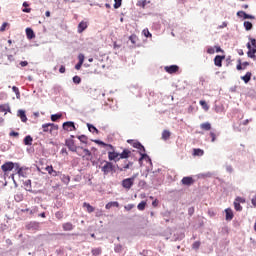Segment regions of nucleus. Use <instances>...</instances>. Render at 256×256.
Returning <instances> with one entry per match:
<instances>
[{
	"label": "nucleus",
	"mask_w": 256,
	"mask_h": 256,
	"mask_svg": "<svg viewBox=\"0 0 256 256\" xmlns=\"http://www.w3.org/2000/svg\"><path fill=\"white\" fill-rule=\"evenodd\" d=\"M99 169H101L104 176L109 175L111 173H117V166L113 164L111 161L102 160L99 165Z\"/></svg>",
	"instance_id": "obj_1"
},
{
	"label": "nucleus",
	"mask_w": 256,
	"mask_h": 256,
	"mask_svg": "<svg viewBox=\"0 0 256 256\" xmlns=\"http://www.w3.org/2000/svg\"><path fill=\"white\" fill-rule=\"evenodd\" d=\"M18 167L19 163L8 161L1 166V170L3 171V173H9V171H13V169L16 170Z\"/></svg>",
	"instance_id": "obj_2"
},
{
	"label": "nucleus",
	"mask_w": 256,
	"mask_h": 256,
	"mask_svg": "<svg viewBox=\"0 0 256 256\" xmlns=\"http://www.w3.org/2000/svg\"><path fill=\"white\" fill-rule=\"evenodd\" d=\"M136 178L137 174H134L132 177L124 179L122 181V187H124V189H131L135 183Z\"/></svg>",
	"instance_id": "obj_3"
},
{
	"label": "nucleus",
	"mask_w": 256,
	"mask_h": 256,
	"mask_svg": "<svg viewBox=\"0 0 256 256\" xmlns=\"http://www.w3.org/2000/svg\"><path fill=\"white\" fill-rule=\"evenodd\" d=\"M40 227H41V224L37 221H31L26 224V229L28 231H39Z\"/></svg>",
	"instance_id": "obj_4"
},
{
	"label": "nucleus",
	"mask_w": 256,
	"mask_h": 256,
	"mask_svg": "<svg viewBox=\"0 0 256 256\" xmlns=\"http://www.w3.org/2000/svg\"><path fill=\"white\" fill-rule=\"evenodd\" d=\"M62 128L64 131H77V127H75V122L66 121L62 124Z\"/></svg>",
	"instance_id": "obj_5"
},
{
	"label": "nucleus",
	"mask_w": 256,
	"mask_h": 256,
	"mask_svg": "<svg viewBox=\"0 0 256 256\" xmlns=\"http://www.w3.org/2000/svg\"><path fill=\"white\" fill-rule=\"evenodd\" d=\"M65 145L66 147H68L69 151H72V153H77V146L75 145V140L66 139Z\"/></svg>",
	"instance_id": "obj_6"
},
{
	"label": "nucleus",
	"mask_w": 256,
	"mask_h": 256,
	"mask_svg": "<svg viewBox=\"0 0 256 256\" xmlns=\"http://www.w3.org/2000/svg\"><path fill=\"white\" fill-rule=\"evenodd\" d=\"M108 159L109 161H115V163H117V161H120L121 159L120 153L115 152V150H112L108 152Z\"/></svg>",
	"instance_id": "obj_7"
},
{
	"label": "nucleus",
	"mask_w": 256,
	"mask_h": 256,
	"mask_svg": "<svg viewBox=\"0 0 256 256\" xmlns=\"http://www.w3.org/2000/svg\"><path fill=\"white\" fill-rule=\"evenodd\" d=\"M182 185H186L187 187H191L195 183V180L191 176L183 177L181 180Z\"/></svg>",
	"instance_id": "obj_8"
},
{
	"label": "nucleus",
	"mask_w": 256,
	"mask_h": 256,
	"mask_svg": "<svg viewBox=\"0 0 256 256\" xmlns=\"http://www.w3.org/2000/svg\"><path fill=\"white\" fill-rule=\"evenodd\" d=\"M164 69H165L166 73H169L170 75H173V73H177V71H179V66L170 65V66H165Z\"/></svg>",
	"instance_id": "obj_9"
},
{
	"label": "nucleus",
	"mask_w": 256,
	"mask_h": 256,
	"mask_svg": "<svg viewBox=\"0 0 256 256\" xmlns=\"http://www.w3.org/2000/svg\"><path fill=\"white\" fill-rule=\"evenodd\" d=\"M223 59H225V56L216 55L214 58V65H216V67H223Z\"/></svg>",
	"instance_id": "obj_10"
},
{
	"label": "nucleus",
	"mask_w": 256,
	"mask_h": 256,
	"mask_svg": "<svg viewBox=\"0 0 256 256\" xmlns=\"http://www.w3.org/2000/svg\"><path fill=\"white\" fill-rule=\"evenodd\" d=\"M236 15H237V17H241V15H243V19H255V16H253L251 14H247L243 10L238 11Z\"/></svg>",
	"instance_id": "obj_11"
},
{
	"label": "nucleus",
	"mask_w": 256,
	"mask_h": 256,
	"mask_svg": "<svg viewBox=\"0 0 256 256\" xmlns=\"http://www.w3.org/2000/svg\"><path fill=\"white\" fill-rule=\"evenodd\" d=\"M17 117H20L22 123H27V114H25V110H18Z\"/></svg>",
	"instance_id": "obj_12"
},
{
	"label": "nucleus",
	"mask_w": 256,
	"mask_h": 256,
	"mask_svg": "<svg viewBox=\"0 0 256 256\" xmlns=\"http://www.w3.org/2000/svg\"><path fill=\"white\" fill-rule=\"evenodd\" d=\"M0 113H5V115H7V113H11V107L9 104L0 105Z\"/></svg>",
	"instance_id": "obj_13"
},
{
	"label": "nucleus",
	"mask_w": 256,
	"mask_h": 256,
	"mask_svg": "<svg viewBox=\"0 0 256 256\" xmlns=\"http://www.w3.org/2000/svg\"><path fill=\"white\" fill-rule=\"evenodd\" d=\"M133 165V162H128L127 164H125L124 166H119L116 165V169L120 172L125 171L126 169H131V166Z\"/></svg>",
	"instance_id": "obj_14"
},
{
	"label": "nucleus",
	"mask_w": 256,
	"mask_h": 256,
	"mask_svg": "<svg viewBox=\"0 0 256 256\" xmlns=\"http://www.w3.org/2000/svg\"><path fill=\"white\" fill-rule=\"evenodd\" d=\"M132 147L138 149L139 151H142V153H145V146H143V144H141V142L139 141L133 142Z\"/></svg>",
	"instance_id": "obj_15"
},
{
	"label": "nucleus",
	"mask_w": 256,
	"mask_h": 256,
	"mask_svg": "<svg viewBox=\"0 0 256 256\" xmlns=\"http://www.w3.org/2000/svg\"><path fill=\"white\" fill-rule=\"evenodd\" d=\"M94 143H96L97 145H102V147H109V149H111V151H114L115 150V147H113V145L111 144H107L101 140H93Z\"/></svg>",
	"instance_id": "obj_16"
},
{
	"label": "nucleus",
	"mask_w": 256,
	"mask_h": 256,
	"mask_svg": "<svg viewBox=\"0 0 256 256\" xmlns=\"http://www.w3.org/2000/svg\"><path fill=\"white\" fill-rule=\"evenodd\" d=\"M225 213H226V221H232L233 220V210H231V208H227L225 209Z\"/></svg>",
	"instance_id": "obj_17"
},
{
	"label": "nucleus",
	"mask_w": 256,
	"mask_h": 256,
	"mask_svg": "<svg viewBox=\"0 0 256 256\" xmlns=\"http://www.w3.org/2000/svg\"><path fill=\"white\" fill-rule=\"evenodd\" d=\"M15 171L19 177H27V173H25V170H23V167H21L19 164Z\"/></svg>",
	"instance_id": "obj_18"
},
{
	"label": "nucleus",
	"mask_w": 256,
	"mask_h": 256,
	"mask_svg": "<svg viewBox=\"0 0 256 256\" xmlns=\"http://www.w3.org/2000/svg\"><path fill=\"white\" fill-rule=\"evenodd\" d=\"M60 179H61L62 183H64L65 185H69V183L71 181V177H69V175H65V174H61V173H60Z\"/></svg>",
	"instance_id": "obj_19"
},
{
	"label": "nucleus",
	"mask_w": 256,
	"mask_h": 256,
	"mask_svg": "<svg viewBox=\"0 0 256 256\" xmlns=\"http://www.w3.org/2000/svg\"><path fill=\"white\" fill-rule=\"evenodd\" d=\"M131 155V151L128 149H124L122 153H120V159H129Z\"/></svg>",
	"instance_id": "obj_20"
},
{
	"label": "nucleus",
	"mask_w": 256,
	"mask_h": 256,
	"mask_svg": "<svg viewBox=\"0 0 256 256\" xmlns=\"http://www.w3.org/2000/svg\"><path fill=\"white\" fill-rule=\"evenodd\" d=\"M247 56L250 59H253V61H256V48H252L251 50H248Z\"/></svg>",
	"instance_id": "obj_21"
},
{
	"label": "nucleus",
	"mask_w": 256,
	"mask_h": 256,
	"mask_svg": "<svg viewBox=\"0 0 256 256\" xmlns=\"http://www.w3.org/2000/svg\"><path fill=\"white\" fill-rule=\"evenodd\" d=\"M27 39H35V32L31 28H26Z\"/></svg>",
	"instance_id": "obj_22"
},
{
	"label": "nucleus",
	"mask_w": 256,
	"mask_h": 256,
	"mask_svg": "<svg viewBox=\"0 0 256 256\" xmlns=\"http://www.w3.org/2000/svg\"><path fill=\"white\" fill-rule=\"evenodd\" d=\"M85 29H87V22H80L78 24V33H83V31H85Z\"/></svg>",
	"instance_id": "obj_23"
},
{
	"label": "nucleus",
	"mask_w": 256,
	"mask_h": 256,
	"mask_svg": "<svg viewBox=\"0 0 256 256\" xmlns=\"http://www.w3.org/2000/svg\"><path fill=\"white\" fill-rule=\"evenodd\" d=\"M252 75L253 74L251 72H247L244 76H241V79L244 81V83H249V81H251Z\"/></svg>",
	"instance_id": "obj_24"
},
{
	"label": "nucleus",
	"mask_w": 256,
	"mask_h": 256,
	"mask_svg": "<svg viewBox=\"0 0 256 256\" xmlns=\"http://www.w3.org/2000/svg\"><path fill=\"white\" fill-rule=\"evenodd\" d=\"M87 127H88V131H90V133H96V135L99 134V130L93 124L88 123Z\"/></svg>",
	"instance_id": "obj_25"
},
{
	"label": "nucleus",
	"mask_w": 256,
	"mask_h": 256,
	"mask_svg": "<svg viewBox=\"0 0 256 256\" xmlns=\"http://www.w3.org/2000/svg\"><path fill=\"white\" fill-rule=\"evenodd\" d=\"M170 137H171V132L169 130H164L162 132V139H163V141L169 140Z\"/></svg>",
	"instance_id": "obj_26"
},
{
	"label": "nucleus",
	"mask_w": 256,
	"mask_h": 256,
	"mask_svg": "<svg viewBox=\"0 0 256 256\" xmlns=\"http://www.w3.org/2000/svg\"><path fill=\"white\" fill-rule=\"evenodd\" d=\"M200 128L204 131H211V123L205 122L200 125Z\"/></svg>",
	"instance_id": "obj_27"
},
{
	"label": "nucleus",
	"mask_w": 256,
	"mask_h": 256,
	"mask_svg": "<svg viewBox=\"0 0 256 256\" xmlns=\"http://www.w3.org/2000/svg\"><path fill=\"white\" fill-rule=\"evenodd\" d=\"M24 145H33V137L31 135H27L24 138Z\"/></svg>",
	"instance_id": "obj_28"
},
{
	"label": "nucleus",
	"mask_w": 256,
	"mask_h": 256,
	"mask_svg": "<svg viewBox=\"0 0 256 256\" xmlns=\"http://www.w3.org/2000/svg\"><path fill=\"white\" fill-rule=\"evenodd\" d=\"M63 229L65 231H73V224L71 222L64 223Z\"/></svg>",
	"instance_id": "obj_29"
},
{
	"label": "nucleus",
	"mask_w": 256,
	"mask_h": 256,
	"mask_svg": "<svg viewBox=\"0 0 256 256\" xmlns=\"http://www.w3.org/2000/svg\"><path fill=\"white\" fill-rule=\"evenodd\" d=\"M243 25L246 31H251V29H253V23H251L250 21H245Z\"/></svg>",
	"instance_id": "obj_30"
},
{
	"label": "nucleus",
	"mask_w": 256,
	"mask_h": 256,
	"mask_svg": "<svg viewBox=\"0 0 256 256\" xmlns=\"http://www.w3.org/2000/svg\"><path fill=\"white\" fill-rule=\"evenodd\" d=\"M112 207H119V202L117 201L109 202L105 206L106 209H111Z\"/></svg>",
	"instance_id": "obj_31"
},
{
	"label": "nucleus",
	"mask_w": 256,
	"mask_h": 256,
	"mask_svg": "<svg viewBox=\"0 0 256 256\" xmlns=\"http://www.w3.org/2000/svg\"><path fill=\"white\" fill-rule=\"evenodd\" d=\"M61 117H63V114H61V113L52 114L51 121H53V122L59 121V119H61Z\"/></svg>",
	"instance_id": "obj_32"
},
{
	"label": "nucleus",
	"mask_w": 256,
	"mask_h": 256,
	"mask_svg": "<svg viewBox=\"0 0 256 256\" xmlns=\"http://www.w3.org/2000/svg\"><path fill=\"white\" fill-rule=\"evenodd\" d=\"M204 153H205V152H204L202 149H199V148H195V149L193 150V155L198 156V157L203 156Z\"/></svg>",
	"instance_id": "obj_33"
},
{
	"label": "nucleus",
	"mask_w": 256,
	"mask_h": 256,
	"mask_svg": "<svg viewBox=\"0 0 256 256\" xmlns=\"http://www.w3.org/2000/svg\"><path fill=\"white\" fill-rule=\"evenodd\" d=\"M83 205H84V207H86L88 213H93V211H95V208L93 206H91V204L84 202Z\"/></svg>",
	"instance_id": "obj_34"
},
{
	"label": "nucleus",
	"mask_w": 256,
	"mask_h": 256,
	"mask_svg": "<svg viewBox=\"0 0 256 256\" xmlns=\"http://www.w3.org/2000/svg\"><path fill=\"white\" fill-rule=\"evenodd\" d=\"M12 91L15 93L17 99H21V92L17 86H13Z\"/></svg>",
	"instance_id": "obj_35"
},
{
	"label": "nucleus",
	"mask_w": 256,
	"mask_h": 256,
	"mask_svg": "<svg viewBox=\"0 0 256 256\" xmlns=\"http://www.w3.org/2000/svg\"><path fill=\"white\" fill-rule=\"evenodd\" d=\"M24 187H25V189H26V191H29L30 193L33 191L32 189H31V180H26L25 182H24Z\"/></svg>",
	"instance_id": "obj_36"
},
{
	"label": "nucleus",
	"mask_w": 256,
	"mask_h": 256,
	"mask_svg": "<svg viewBox=\"0 0 256 256\" xmlns=\"http://www.w3.org/2000/svg\"><path fill=\"white\" fill-rule=\"evenodd\" d=\"M146 206H147V202L142 201V202H140V203L138 204L137 209H138L139 211H145V207H146Z\"/></svg>",
	"instance_id": "obj_37"
},
{
	"label": "nucleus",
	"mask_w": 256,
	"mask_h": 256,
	"mask_svg": "<svg viewBox=\"0 0 256 256\" xmlns=\"http://www.w3.org/2000/svg\"><path fill=\"white\" fill-rule=\"evenodd\" d=\"M114 251H115V253H122L123 252V245L115 244Z\"/></svg>",
	"instance_id": "obj_38"
},
{
	"label": "nucleus",
	"mask_w": 256,
	"mask_h": 256,
	"mask_svg": "<svg viewBox=\"0 0 256 256\" xmlns=\"http://www.w3.org/2000/svg\"><path fill=\"white\" fill-rule=\"evenodd\" d=\"M138 40H139V38H137V35H135V34H132V35L129 37V41H131V44H132V45H135Z\"/></svg>",
	"instance_id": "obj_39"
},
{
	"label": "nucleus",
	"mask_w": 256,
	"mask_h": 256,
	"mask_svg": "<svg viewBox=\"0 0 256 256\" xmlns=\"http://www.w3.org/2000/svg\"><path fill=\"white\" fill-rule=\"evenodd\" d=\"M77 139H79V141H80L81 143H84L85 145H87V140H88L89 138H87V136H85V135H80V136H77Z\"/></svg>",
	"instance_id": "obj_40"
},
{
	"label": "nucleus",
	"mask_w": 256,
	"mask_h": 256,
	"mask_svg": "<svg viewBox=\"0 0 256 256\" xmlns=\"http://www.w3.org/2000/svg\"><path fill=\"white\" fill-rule=\"evenodd\" d=\"M234 209L235 211H243V206L239 202L234 201Z\"/></svg>",
	"instance_id": "obj_41"
},
{
	"label": "nucleus",
	"mask_w": 256,
	"mask_h": 256,
	"mask_svg": "<svg viewBox=\"0 0 256 256\" xmlns=\"http://www.w3.org/2000/svg\"><path fill=\"white\" fill-rule=\"evenodd\" d=\"M200 105L202 109H204L205 111H209V105H207V102L205 100H201Z\"/></svg>",
	"instance_id": "obj_42"
},
{
	"label": "nucleus",
	"mask_w": 256,
	"mask_h": 256,
	"mask_svg": "<svg viewBox=\"0 0 256 256\" xmlns=\"http://www.w3.org/2000/svg\"><path fill=\"white\" fill-rule=\"evenodd\" d=\"M50 125V133H52L53 131H57L59 129V125L54 124V123H49Z\"/></svg>",
	"instance_id": "obj_43"
},
{
	"label": "nucleus",
	"mask_w": 256,
	"mask_h": 256,
	"mask_svg": "<svg viewBox=\"0 0 256 256\" xmlns=\"http://www.w3.org/2000/svg\"><path fill=\"white\" fill-rule=\"evenodd\" d=\"M123 3V0H114V9H119Z\"/></svg>",
	"instance_id": "obj_44"
},
{
	"label": "nucleus",
	"mask_w": 256,
	"mask_h": 256,
	"mask_svg": "<svg viewBox=\"0 0 256 256\" xmlns=\"http://www.w3.org/2000/svg\"><path fill=\"white\" fill-rule=\"evenodd\" d=\"M72 81L75 83V85H79L81 83V77L76 75L72 78Z\"/></svg>",
	"instance_id": "obj_45"
},
{
	"label": "nucleus",
	"mask_w": 256,
	"mask_h": 256,
	"mask_svg": "<svg viewBox=\"0 0 256 256\" xmlns=\"http://www.w3.org/2000/svg\"><path fill=\"white\" fill-rule=\"evenodd\" d=\"M92 255H93V256L101 255V249H100V248H94V249H92Z\"/></svg>",
	"instance_id": "obj_46"
},
{
	"label": "nucleus",
	"mask_w": 256,
	"mask_h": 256,
	"mask_svg": "<svg viewBox=\"0 0 256 256\" xmlns=\"http://www.w3.org/2000/svg\"><path fill=\"white\" fill-rule=\"evenodd\" d=\"M49 127H50L49 123L43 124L42 125L43 132L44 133H49V131H50Z\"/></svg>",
	"instance_id": "obj_47"
},
{
	"label": "nucleus",
	"mask_w": 256,
	"mask_h": 256,
	"mask_svg": "<svg viewBox=\"0 0 256 256\" xmlns=\"http://www.w3.org/2000/svg\"><path fill=\"white\" fill-rule=\"evenodd\" d=\"M137 5L145 9V7L147 6V0L138 1Z\"/></svg>",
	"instance_id": "obj_48"
},
{
	"label": "nucleus",
	"mask_w": 256,
	"mask_h": 256,
	"mask_svg": "<svg viewBox=\"0 0 256 256\" xmlns=\"http://www.w3.org/2000/svg\"><path fill=\"white\" fill-rule=\"evenodd\" d=\"M236 69L238 71H243V69H245V68H243V64L241 63V59H238V64L236 66Z\"/></svg>",
	"instance_id": "obj_49"
},
{
	"label": "nucleus",
	"mask_w": 256,
	"mask_h": 256,
	"mask_svg": "<svg viewBox=\"0 0 256 256\" xmlns=\"http://www.w3.org/2000/svg\"><path fill=\"white\" fill-rule=\"evenodd\" d=\"M14 199L17 201V203H20V201L23 199V194H16Z\"/></svg>",
	"instance_id": "obj_50"
},
{
	"label": "nucleus",
	"mask_w": 256,
	"mask_h": 256,
	"mask_svg": "<svg viewBox=\"0 0 256 256\" xmlns=\"http://www.w3.org/2000/svg\"><path fill=\"white\" fill-rule=\"evenodd\" d=\"M199 247H201V242L200 241H195L192 245V248L197 250L199 249Z\"/></svg>",
	"instance_id": "obj_51"
},
{
	"label": "nucleus",
	"mask_w": 256,
	"mask_h": 256,
	"mask_svg": "<svg viewBox=\"0 0 256 256\" xmlns=\"http://www.w3.org/2000/svg\"><path fill=\"white\" fill-rule=\"evenodd\" d=\"M84 61H85V55L79 54L78 55V62L83 64Z\"/></svg>",
	"instance_id": "obj_52"
},
{
	"label": "nucleus",
	"mask_w": 256,
	"mask_h": 256,
	"mask_svg": "<svg viewBox=\"0 0 256 256\" xmlns=\"http://www.w3.org/2000/svg\"><path fill=\"white\" fill-rule=\"evenodd\" d=\"M210 137H211L212 143H215V141L217 139V135L214 132H210Z\"/></svg>",
	"instance_id": "obj_53"
},
{
	"label": "nucleus",
	"mask_w": 256,
	"mask_h": 256,
	"mask_svg": "<svg viewBox=\"0 0 256 256\" xmlns=\"http://www.w3.org/2000/svg\"><path fill=\"white\" fill-rule=\"evenodd\" d=\"M55 217H56V219H63V212H61V211L56 212Z\"/></svg>",
	"instance_id": "obj_54"
},
{
	"label": "nucleus",
	"mask_w": 256,
	"mask_h": 256,
	"mask_svg": "<svg viewBox=\"0 0 256 256\" xmlns=\"http://www.w3.org/2000/svg\"><path fill=\"white\" fill-rule=\"evenodd\" d=\"M207 53L209 54V55H213L214 53H215V48H213V47H208L207 48Z\"/></svg>",
	"instance_id": "obj_55"
},
{
	"label": "nucleus",
	"mask_w": 256,
	"mask_h": 256,
	"mask_svg": "<svg viewBox=\"0 0 256 256\" xmlns=\"http://www.w3.org/2000/svg\"><path fill=\"white\" fill-rule=\"evenodd\" d=\"M50 175H52V177H60L61 172L59 171L57 172L56 170H53V172Z\"/></svg>",
	"instance_id": "obj_56"
},
{
	"label": "nucleus",
	"mask_w": 256,
	"mask_h": 256,
	"mask_svg": "<svg viewBox=\"0 0 256 256\" xmlns=\"http://www.w3.org/2000/svg\"><path fill=\"white\" fill-rule=\"evenodd\" d=\"M143 34H144L146 37H152L151 32H149L148 29H144V30H143Z\"/></svg>",
	"instance_id": "obj_57"
},
{
	"label": "nucleus",
	"mask_w": 256,
	"mask_h": 256,
	"mask_svg": "<svg viewBox=\"0 0 256 256\" xmlns=\"http://www.w3.org/2000/svg\"><path fill=\"white\" fill-rule=\"evenodd\" d=\"M46 171L48 172L49 175H51V173H53L54 171L53 166H47Z\"/></svg>",
	"instance_id": "obj_58"
},
{
	"label": "nucleus",
	"mask_w": 256,
	"mask_h": 256,
	"mask_svg": "<svg viewBox=\"0 0 256 256\" xmlns=\"http://www.w3.org/2000/svg\"><path fill=\"white\" fill-rule=\"evenodd\" d=\"M234 201H236L237 203H240V204L245 203V200L242 197H236V199Z\"/></svg>",
	"instance_id": "obj_59"
},
{
	"label": "nucleus",
	"mask_w": 256,
	"mask_h": 256,
	"mask_svg": "<svg viewBox=\"0 0 256 256\" xmlns=\"http://www.w3.org/2000/svg\"><path fill=\"white\" fill-rule=\"evenodd\" d=\"M133 207H135V205L133 204H128L124 207V209H126V211H131V209H133Z\"/></svg>",
	"instance_id": "obj_60"
},
{
	"label": "nucleus",
	"mask_w": 256,
	"mask_h": 256,
	"mask_svg": "<svg viewBox=\"0 0 256 256\" xmlns=\"http://www.w3.org/2000/svg\"><path fill=\"white\" fill-rule=\"evenodd\" d=\"M9 135L10 137H19V132L11 131Z\"/></svg>",
	"instance_id": "obj_61"
},
{
	"label": "nucleus",
	"mask_w": 256,
	"mask_h": 256,
	"mask_svg": "<svg viewBox=\"0 0 256 256\" xmlns=\"http://www.w3.org/2000/svg\"><path fill=\"white\" fill-rule=\"evenodd\" d=\"M251 42V46L256 48V39L255 38H249Z\"/></svg>",
	"instance_id": "obj_62"
},
{
	"label": "nucleus",
	"mask_w": 256,
	"mask_h": 256,
	"mask_svg": "<svg viewBox=\"0 0 256 256\" xmlns=\"http://www.w3.org/2000/svg\"><path fill=\"white\" fill-rule=\"evenodd\" d=\"M226 171H227L228 173H231V172L233 171V166H232V165L226 166Z\"/></svg>",
	"instance_id": "obj_63"
},
{
	"label": "nucleus",
	"mask_w": 256,
	"mask_h": 256,
	"mask_svg": "<svg viewBox=\"0 0 256 256\" xmlns=\"http://www.w3.org/2000/svg\"><path fill=\"white\" fill-rule=\"evenodd\" d=\"M251 203L254 207H256V196L252 198Z\"/></svg>",
	"instance_id": "obj_64"
}]
</instances>
